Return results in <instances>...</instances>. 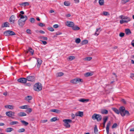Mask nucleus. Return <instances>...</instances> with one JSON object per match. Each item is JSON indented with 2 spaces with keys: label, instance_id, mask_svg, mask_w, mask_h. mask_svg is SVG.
Wrapping results in <instances>:
<instances>
[{
  "label": "nucleus",
  "instance_id": "nucleus-60",
  "mask_svg": "<svg viewBox=\"0 0 134 134\" xmlns=\"http://www.w3.org/2000/svg\"><path fill=\"white\" fill-rule=\"evenodd\" d=\"M53 27L55 28H57L58 27V25L57 24H55L53 25Z\"/></svg>",
  "mask_w": 134,
  "mask_h": 134
},
{
  "label": "nucleus",
  "instance_id": "nucleus-62",
  "mask_svg": "<svg viewBox=\"0 0 134 134\" xmlns=\"http://www.w3.org/2000/svg\"><path fill=\"white\" fill-rule=\"evenodd\" d=\"M62 33L60 32H57L56 33V34L57 36L58 35L62 34Z\"/></svg>",
  "mask_w": 134,
  "mask_h": 134
},
{
  "label": "nucleus",
  "instance_id": "nucleus-43",
  "mask_svg": "<svg viewBox=\"0 0 134 134\" xmlns=\"http://www.w3.org/2000/svg\"><path fill=\"white\" fill-rule=\"evenodd\" d=\"M70 82L71 83L75 84H76V79H72L70 81Z\"/></svg>",
  "mask_w": 134,
  "mask_h": 134
},
{
  "label": "nucleus",
  "instance_id": "nucleus-21",
  "mask_svg": "<svg viewBox=\"0 0 134 134\" xmlns=\"http://www.w3.org/2000/svg\"><path fill=\"white\" fill-rule=\"evenodd\" d=\"M19 5L21 6H25L29 5V3L27 2H25L21 4H20Z\"/></svg>",
  "mask_w": 134,
  "mask_h": 134
},
{
  "label": "nucleus",
  "instance_id": "nucleus-2",
  "mask_svg": "<svg viewBox=\"0 0 134 134\" xmlns=\"http://www.w3.org/2000/svg\"><path fill=\"white\" fill-rule=\"evenodd\" d=\"M19 16L20 17V19L18 21L19 25L21 26H22L24 24L25 22L27 19V17L26 15H23L19 14Z\"/></svg>",
  "mask_w": 134,
  "mask_h": 134
},
{
  "label": "nucleus",
  "instance_id": "nucleus-64",
  "mask_svg": "<svg viewBox=\"0 0 134 134\" xmlns=\"http://www.w3.org/2000/svg\"><path fill=\"white\" fill-rule=\"evenodd\" d=\"M121 101L124 104H125L126 103L125 100L124 99H122L121 100Z\"/></svg>",
  "mask_w": 134,
  "mask_h": 134
},
{
  "label": "nucleus",
  "instance_id": "nucleus-10",
  "mask_svg": "<svg viewBox=\"0 0 134 134\" xmlns=\"http://www.w3.org/2000/svg\"><path fill=\"white\" fill-rule=\"evenodd\" d=\"M66 25L68 27H72L74 25V23L71 21H67L66 23Z\"/></svg>",
  "mask_w": 134,
  "mask_h": 134
},
{
  "label": "nucleus",
  "instance_id": "nucleus-4",
  "mask_svg": "<svg viewBox=\"0 0 134 134\" xmlns=\"http://www.w3.org/2000/svg\"><path fill=\"white\" fill-rule=\"evenodd\" d=\"M92 118L94 120L96 119L97 121H99L101 120L102 116L100 115L94 114L92 116Z\"/></svg>",
  "mask_w": 134,
  "mask_h": 134
},
{
  "label": "nucleus",
  "instance_id": "nucleus-55",
  "mask_svg": "<svg viewBox=\"0 0 134 134\" xmlns=\"http://www.w3.org/2000/svg\"><path fill=\"white\" fill-rule=\"evenodd\" d=\"M94 133H96L98 131V130L97 127L96 126L95 127L94 129Z\"/></svg>",
  "mask_w": 134,
  "mask_h": 134
},
{
  "label": "nucleus",
  "instance_id": "nucleus-46",
  "mask_svg": "<svg viewBox=\"0 0 134 134\" xmlns=\"http://www.w3.org/2000/svg\"><path fill=\"white\" fill-rule=\"evenodd\" d=\"M64 4L65 5L68 6L70 5V3L68 2L65 1L64 2Z\"/></svg>",
  "mask_w": 134,
  "mask_h": 134
},
{
  "label": "nucleus",
  "instance_id": "nucleus-54",
  "mask_svg": "<svg viewBox=\"0 0 134 134\" xmlns=\"http://www.w3.org/2000/svg\"><path fill=\"white\" fill-rule=\"evenodd\" d=\"M124 33L122 32H121L119 34V36L120 37H123L124 36Z\"/></svg>",
  "mask_w": 134,
  "mask_h": 134
},
{
  "label": "nucleus",
  "instance_id": "nucleus-59",
  "mask_svg": "<svg viewBox=\"0 0 134 134\" xmlns=\"http://www.w3.org/2000/svg\"><path fill=\"white\" fill-rule=\"evenodd\" d=\"M41 41L42 42L43 44L44 45H46L47 44V42L46 41L42 40H41Z\"/></svg>",
  "mask_w": 134,
  "mask_h": 134
},
{
  "label": "nucleus",
  "instance_id": "nucleus-14",
  "mask_svg": "<svg viewBox=\"0 0 134 134\" xmlns=\"http://www.w3.org/2000/svg\"><path fill=\"white\" fill-rule=\"evenodd\" d=\"M111 122L110 121H109L107 123L106 127V132L107 134L109 133V127L110 125Z\"/></svg>",
  "mask_w": 134,
  "mask_h": 134
},
{
  "label": "nucleus",
  "instance_id": "nucleus-27",
  "mask_svg": "<svg viewBox=\"0 0 134 134\" xmlns=\"http://www.w3.org/2000/svg\"><path fill=\"white\" fill-rule=\"evenodd\" d=\"M93 74L91 73L88 72L85 74V76L86 77L91 76Z\"/></svg>",
  "mask_w": 134,
  "mask_h": 134
},
{
  "label": "nucleus",
  "instance_id": "nucleus-31",
  "mask_svg": "<svg viewBox=\"0 0 134 134\" xmlns=\"http://www.w3.org/2000/svg\"><path fill=\"white\" fill-rule=\"evenodd\" d=\"M131 19L128 17L127 16L125 19V21H126V23H128L129 21H131Z\"/></svg>",
  "mask_w": 134,
  "mask_h": 134
},
{
  "label": "nucleus",
  "instance_id": "nucleus-5",
  "mask_svg": "<svg viewBox=\"0 0 134 134\" xmlns=\"http://www.w3.org/2000/svg\"><path fill=\"white\" fill-rule=\"evenodd\" d=\"M63 121L64 123V125L67 128H69L70 127V125L69 124V123L72 122L71 120L69 119H65L63 120Z\"/></svg>",
  "mask_w": 134,
  "mask_h": 134
},
{
  "label": "nucleus",
  "instance_id": "nucleus-1",
  "mask_svg": "<svg viewBox=\"0 0 134 134\" xmlns=\"http://www.w3.org/2000/svg\"><path fill=\"white\" fill-rule=\"evenodd\" d=\"M112 109L116 113L118 114L120 113L121 116H124L126 115L127 116L130 115L129 112L127 110H125V108L123 107H120L119 109V110L115 108H113Z\"/></svg>",
  "mask_w": 134,
  "mask_h": 134
},
{
  "label": "nucleus",
  "instance_id": "nucleus-16",
  "mask_svg": "<svg viewBox=\"0 0 134 134\" xmlns=\"http://www.w3.org/2000/svg\"><path fill=\"white\" fill-rule=\"evenodd\" d=\"M37 66L39 68L42 62V61L40 59H37Z\"/></svg>",
  "mask_w": 134,
  "mask_h": 134
},
{
  "label": "nucleus",
  "instance_id": "nucleus-13",
  "mask_svg": "<svg viewBox=\"0 0 134 134\" xmlns=\"http://www.w3.org/2000/svg\"><path fill=\"white\" fill-rule=\"evenodd\" d=\"M32 99V97L31 96H27L25 98V100L27 101L29 103H30V101Z\"/></svg>",
  "mask_w": 134,
  "mask_h": 134
},
{
  "label": "nucleus",
  "instance_id": "nucleus-29",
  "mask_svg": "<svg viewBox=\"0 0 134 134\" xmlns=\"http://www.w3.org/2000/svg\"><path fill=\"white\" fill-rule=\"evenodd\" d=\"M21 122L25 126H27L29 124L28 122L24 120H21Z\"/></svg>",
  "mask_w": 134,
  "mask_h": 134
},
{
  "label": "nucleus",
  "instance_id": "nucleus-15",
  "mask_svg": "<svg viewBox=\"0 0 134 134\" xmlns=\"http://www.w3.org/2000/svg\"><path fill=\"white\" fill-rule=\"evenodd\" d=\"M4 107L7 109H14V106L12 105H7L4 106Z\"/></svg>",
  "mask_w": 134,
  "mask_h": 134
},
{
  "label": "nucleus",
  "instance_id": "nucleus-6",
  "mask_svg": "<svg viewBox=\"0 0 134 134\" xmlns=\"http://www.w3.org/2000/svg\"><path fill=\"white\" fill-rule=\"evenodd\" d=\"M6 115L8 117H11L12 119H14L15 116V112L12 111H7L5 113Z\"/></svg>",
  "mask_w": 134,
  "mask_h": 134
},
{
  "label": "nucleus",
  "instance_id": "nucleus-38",
  "mask_svg": "<svg viewBox=\"0 0 134 134\" xmlns=\"http://www.w3.org/2000/svg\"><path fill=\"white\" fill-rule=\"evenodd\" d=\"M88 42V41L87 40H83L82 42L81 43L82 44H87Z\"/></svg>",
  "mask_w": 134,
  "mask_h": 134
},
{
  "label": "nucleus",
  "instance_id": "nucleus-28",
  "mask_svg": "<svg viewBox=\"0 0 134 134\" xmlns=\"http://www.w3.org/2000/svg\"><path fill=\"white\" fill-rule=\"evenodd\" d=\"M89 100L88 99H80L79 100V101L80 102H88Z\"/></svg>",
  "mask_w": 134,
  "mask_h": 134
},
{
  "label": "nucleus",
  "instance_id": "nucleus-24",
  "mask_svg": "<svg viewBox=\"0 0 134 134\" xmlns=\"http://www.w3.org/2000/svg\"><path fill=\"white\" fill-rule=\"evenodd\" d=\"M73 30H79L80 29V28L77 26H73L72 27Z\"/></svg>",
  "mask_w": 134,
  "mask_h": 134
},
{
  "label": "nucleus",
  "instance_id": "nucleus-52",
  "mask_svg": "<svg viewBox=\"0 0 134 134\" xmlns=\"http://www.w3.org/2000/svg\"><path fill=\"white\" fill-rule=\"evenodd\" d=\"M108 117L107 116H105V117H104L103 118V121H107L108 120Z\"/></svg>",
  "mask_w": 134,
  "mask_h": 134
},
{
  "label": "nucleus",
  "instance_id": "nucleus-40",
  "mask_svg": "<svg viewBox=\"0 0 134 134\" xmlns=\"http://www.w3.org/2000/svg\"><path fill=\"white\" fill-rule=\"evenodd\" d=\"M120 23L121 24H122L123 23H126V21H125V20L124 19H121L120 20Z\"/></svg>",
  "mask_w": 134,
  "mask_h": 134
},
{
  "label": "nucleus",
  "instance_id": "nucleus-8",
  "mask_svg": "<svg viewBox=\"0 0 134 134\" xmlns=\"http://www.w3.org/2000/svg\"><path fill=\"white\" fill-rule=\"evenodd\" d=\"M18 81L19 82L22 83H25L27 81V80L25 78H21L18 79Z\"/></svg>",
  "mask_w": 134,
  "mask_h": 134
},
{
  "label": "nucleus",
  "instance_id": "nucleus-41",
  "mask_svg": "<svg viewBox=\"0 0 134 134\" xmlns=\"http://www.w3.org/2000/svg\"><path fill=\"white\" fill-rule=\"evenodd\" d=\"M81 40L80 38H77L75 41V42L77 43H79L80 42Z\"/></svg>",
  "mask_w": 134,
  "mask_h": 134
},
{
  "label": "nucleus",
  "instance_id": "nucleus-51",
  "mask_svg": "<svg viewBox=\"0 0 134 134\" xmlns=\"http://www.w3.org/2000/svg\"><path fill=\"white\" fill-rule=\"evenodd\" d=\"M118 125L116 123H114L112 126V128H115Z\"/></svg>",
  "mask_w": 134,
  "mask_h": 134
},
{
  "label": "nucleus",
  "instance_id": "nucleus-36",
  "mask_svg": "<svg viewBox=\"0 0 134 134\" xmlns=\"http://www.w3.org/2000/svg\"><path fill=\"white\" fill-rule=\"evenodd\" d=\"M99 3L100 5H102L104 4V0H99Z\"/></svg>",
  "mask_w": 134,
  "mask_h": 134
},
{
  "label": "nucleus",
  "instance_id": "nucleus-12",
  "mask_svg": "<svg viewBox=\"0 0 134 134\" xmlns=\"http://www.w3.org/2000/svg\"><path fill=\"white\" fill-rule=\"evenodd\" d=\"M83 113L82 111H79L75 114V115L76 116L82 117L83 115Z\"/></svg>",
  "mask_w": 134,
  "mask_h": 134
},
{
  "label": "nucleus",
  "instance_id": "nucleus-20",
  "mask_svg": "<svg viewBox=\"0 0 134 134\" xmlns=\"http://www.w3.org/2000/svg\"><path fill=\"white\" fill-rule=\"evenodd\" d=\"M125 32L127 35H130L131 34V32L129 29H126L125 30Z\"/></svg>",
  "mask_w": 134,
  "mask_h": 134
},
{
  "label": "nucleus",
  "instance_id": "nucleus-47",
  "mask_svg": "<svg viewBox=\"0 0 134 134\" xmlns=\"http://www.w3.org/2000/svg\"><path fill=\"white\" fill-rule=\"evenodd\" d=\"M127 16H125L122 15H121V16H120L119 17L120 19H122L125 20V19Z\"/></svg>",
  "mask_w": 134,
  "mask_h": 134
},
{
  "label": "nucleus",
  "instance_id": "nucleus-44",
  "mask_svg": "<svg viewBox=\"0 0 134 134\" xmlns=\"http://www.w3.org/2000/svg\"><path fill=\"white\" fill-rule=\"evenodd\" d=\"M30 21L31 23H34L35 21V20L34 18H31L30 19Z\"/></svg>",
  "mask_w": 134,
  "mask_h": 134
},
{
  "label": "nucleus",
  "instance_id": "nucleus-19",
  "mask_svg": "<svg viewBox=\"0 0 134 134\" xmlns=\"http://www.w3.org/2000/svg\"><path fill=\"white\" fill-rule=\"evenodd\" d=\"M14 129L12 128L9 127L7 128L5 130V131L7 132H10L13 131Z\"/></svg>",
  "mask_w": 134,
  "mask_h": 134
},
{
  "label": "nucleus",
  "instance_id": "nucleus-33",
  "mask_svg": "<svg viewBox=\"0 0 134 134\" xmlns=\"http://www.w3.org/2000/svg\"><path fill=\"white\" fill-rule=\"evenodd\" d=\"M92 58L91 57H88L84 58L83 59L85 61H89Z\"/></svg>",
  "mask_w": 134,
  "mask_h": 134
},
{
  "label": "nucleus",
  "instance_id": "nucleus-9",
  "mask_svg": "<svg viewBox=\"0 0 134 134\" xmlns=\"http://www.w3.org/2000/svg\"><path fill=\"white\" fill-rule=\"evenodd\" d=\"M35 78L33 76H29L27 77V80L29 81H33L35 80Z\"/></svg>",
  "mask_w": 134,
  "mask_h": 134
},
{
  "label": "nucleus",
  "instance_id": "nucleus-30",
  "mask_svg": "<svg viewBox=\"0 0 134 134\" xmlns=\"http://www.w3.org/2000/svg\"><path fill=\"white\" fill-rule=\"evenodd\" d=\"M29 107L28 105H26L23 106H22L19 107V108L21 109H27V108Z\"/></svg>",
  "mask_w": 134,
  "mask_h": 134
},
{
  "label": "nucleus",
  "instance_id": "nucleus-42",
  "mask_svg": "<svg viewBox=\"0 0 134 134\" xmlns=\"http://www.w3.org/2000/svg\"><path fill=\"white\" fill-rule=\"evenodd\" d=\"M129 1L130 0H122L121 2L122 4H125L126 3L129 2Z\"/></svg>",
  "mask_w": 134,
  "mask_h": 134
},
{
  "label": "nucleus",
  "instance_id": "nucleus-17",
  "mask_svg": "<svg viewBox=\"0 0 134 134\" xmlns=\"http://www.w3.org/2000/svg\"><path fill=\"white\" fill-rule=\"evenodd\" d=\"M18 115L19 116H23L26 115V114L24 112H21L18 113Z\"/></svg>",
  "mask_w": 134,
  "mask_h": 134
},
{
  "label": "nucleus",
  "instance_id": "nucleus-34",
  "mask_svg": "<svg viewBox=\"0 0 134 134\" xmlns=\"http://www.w3.org/2000/svg\"><path fill=\"white\" fill-rule=\"evenodd\" d=\"M69 61H71L75 58V57L74 56H70L68 58Z\"/></svg>",
  "mask_w": 134,
  "mask_h": 134
},
{
  "label": "nucleus",
  "instance_id": "nucleus-63",
  "mask_svg": "<svg viewBox=\"0 0 134 134\" xmlns=\"http://www.w3.org/2000/svg\"><path fill=\"white\" fill-rule=\"evenodd\" d=\"M39 32L41 34H44L45 33V32L42 30L39 31Z\"/></svg>",
  "mask_w": 134,
  "mask_h": 134
},
{
  "label": "nucleus",
  "instance_id": "nucleus-26",
  "mask_svg": "<svg viewBox=\"0 0 134 134\" xmlns=\"http://www.w3.org/2000/svg\"><path fill=\"white\" fill-rule=\"evenodd\" d=\"M82 80L79 78L76 79V84L77 83L80 82H82Z\"/></svg>",
  "mask_w": 134,
  "mask_h": 134
},
{
  "label": "nucleus",
  "instance_id": "nucleus-18",
  "mask_svg": "<svg viewBox=\"0 0 134 134\" xmlns=\"http://www.w3.org/2000/svg\"><path fill=\"white\" fill-rule=\"evenodd\" d=\"M100 27H99L96 29V31L94 34V35H95L97 36L99 34L100 31H101L100 30V31H99V30H100Z\"/></svg>",
  "mask_w": 134,
  "mask_h": 134
},
{
  "label": "nucleus",
  "instance_id": "nucleus-23",
  "mask_svg": "<svg viewBox=\"0 0 134 134\" xmlns=\"http://www.w3.org/2000/svg\"><path fill=\"white\" fill-rule=\"evenodd\" d=\"M51 111L53 112L59 113L61 112V111L57 109H53L51 110Z\"/></svg>",
  "mask_w": 134,
  "mask_h": 134
},
{
  "label": "nucleus",
  "instance_id": "nucleus-32",
  "mask_svg": "<svg viewBox=\"0 0 134 134\" xmlns=\"http://www.w3.org/2000/svg\"><path fill=\"white\" fill-rule=\"evenodd\" d=\"M64 75V73L62 72H59L57 73L56 75L57 77H60Z\"/></svg>",
  "mask_w": 134,
  "mask_h": 134
},
{
  "label": "nucleus",
  "instance_id": "nucleus-61",
  "mask_svg": "<svg viewBox=\"0 0 134 134\" xmlns=\"http://www.w3.org/2000/svg\"><path fill=\"white\" fill-rule=\"evenodd\" d=\"M130 77L132 78L133 77H134V74L133 73H131V74Z\"/></svg>",
  "mask_w": 134,
  "mask_h": 134
},
{
  "label": "nucleus",
  "instance_id": "nucleus-56",
  "mask_svg": "<svg viewBox=\"0 0 134 134\" xmlns=\"http://www.w3.org/2000/svg\"><path fill=\"white\" fill-rule=\"evenodd\" d=\"M26 111H27V112H28L29 113H30L32 111V109L31 108H28L27 109V110Z\"/></svg>",
  "mask_w": 134,
  "mask_h": 134
},
{
  "label": "nucleus",
  "instance_id": "nucleus-22",
  "mask_svg": "<svg viewBox=\"0 0 134 134\" xmlns=\"http://www.w3.org/2000/svg\"><path fill=\"white\" fill-rule=\"evenodd\" d=\"M101 113L102 114H106L108 113V111L106 109H102L101 111Z\"/></svg>",
  "mask_w": 134,
  "mask_h": 134
},
{
  "label": "nucleus",
  "instance_id": "nucleus-35",
  "mask_svg": "<svg viewBox=\"0 0 134 134\" xmlns=\"http://www.w3.org/2000/svg\"><path fill=\"white\" fill-rule=\"evenodd\" d=\"M29 51L31 53L32 55L34 54V50H33L31 48H29Z\"/></svg>",
  "mask_w": 134,
  "mask_h": 134
},
{
  "label": "nucleus",
  "instance_id": "nucleus-39",
  "mask_svg": "<svg viewBox=\"0 0 134 134\" xmlns=\"http://www.w3.org/2000/svg\"><path fill=\"white\" fill-rule=\"evenodd\" d=\"M25 130L24 129L21 128L19 129L18 131V132H23L25 131Z\"/></svg>",
  "mask_w": 134,
  "mask_h": 134
},
{
  "label": "nucleus",
  "instance_id": "nucleus-58",
  "mask_svg": "<svg viewBox=\"0 0 134 134\" xmlns=\"http://www.w3.org/2000/svg\"><path fill=\"white\" fill-rule=\"evenodd\" d=\"M38 25L39 26H41V27H43V26H44L45 25L44 24H43V23H40Z\"/></svg>",
  "mask_w": 134,
  "mask_h": 134
},
{
  "label": "nucleus",
  "instance_id": "nucleus-11",
  "mask_svg": "<svg viewBox=\"0 0 134 134\" xmlns=\"http://www.w3.org/2000/svg\"><path fill=\"white\" fill-rule=\"evenodd\" d=\"M15 16L14 15H12L9 18V21L13 23L15 21Z\"/></svg>",
  "mask_w": 134,
  "mask_h": 134
},
{
  "label": "nucleus",
  "instance_id": "nucleus-25",
  "mask_svg": "<svg viewBox=\"0 0 134 134\" xmlns=\"http://www.w3.org/2000/svg\"><path fill=\"white\" fill-rule=\"evenodd\" d=\"M19 123L18 121H13L10 123V125H13L18 124Z\"/></svg>",
  "mask_w": 134,
  "mask_h": 134
},
{
  "label": "nucleus",
  "instance_id": "nucleus-48",
  "mask_svg": "<svg viewBox=\"0 0 134 134\" xmlns=\"http://www.w3.org/2000/svg\"><path fill=\"white\" fill-rule=\"evenodd\" d=\"M57 120L56 117H54L51 119V122L55 121Z\"/></svg>",
  "mask_w": 134,
  "mask_h": 134
},
{
  "label": "nucleus",
  "instance_id": "nucleus-3",
  "mask_svg": "<svg viewBox=\"0 0 134 134\" xmlns=\"http://www.w3.org/2000/svg\"><path fill=\"white\" fill-rule=\"evenodd\" d=\"M42 86L40 83H35L34 85V89L37 91L38 92L42 89Z\"/></svg>",
  "mask_w": 134,
  "mask_h": 134
},
{
  "label": "nucleus",
  "instance_id": "nucleus-50",
  "mask_svg": "<svg viewBox=\"0 0 134 134\" xmlns=\"http://www.w3.org/2000/svg\"><path fill=\"white\" fill-rule=\"evenodd\" d=\"M26 32L27 33L30 34H31V30L29 29H27L26 30Z\"/></svg>",
  "mask_w": 134,
  "mask_h": 134
},
{
  "label": "nucleus",
  "instance_id": "nucleus-7",
  "mask_svg": "<svg viewBox=\"0 0 134 134\" xmlns=\"http://www.w3.org/2000/svg\"><path fill=\"white\" fill-rule=\"evenodd\" d=\"M4 34L5 35L7 36L15 35V34L14 32L10 30H8L4 32Z\"/></svg>",
  "mask_w": 134,
  "mask_h": 134
},
{
  "label": "nucleus",
  "instance_id": "nucleus-45",
  "mask_svg": "<svg viewBox=\"0 0 134 134\" xmlns=\"http://www.w3.org/2000/svg\"><path fill=\"white\" fill-rule=\"evenodd\" d=\"M103 14L105 16L109 15V13L107 12H103Z\"/></svg>",
  "mask_w": 134,
  "mask_h": 134
},
{
  "label": "nucleus",
  "instance_id": "nucleus-57",
  "mask_svg": "<svg viewBox=\"0 0 134 134\" xmlns=\"http://www.w3.org/2000/svg\"><path fill=\"white\" fill-rule=\"evenodd\" d=\"M47 121V120H41V122L42 123H45Z\"/></svg>",
  "mask_w": 134,
  "mask_h": 134
},
{
  "label": "nucleus",
  "instance_id": "nucleus-49",
  "mask_svg": "<svg viewBox=\"0 0 134 134\" xmlns=\"http://www.w3.org/2000/svg\"><path fill=\"white\" fill-rule=\"evenodd\" d=\"M48 29L51 31H54V30L53 27H49L48 28Z\"/></svg>",
  "mask_w": 134,
  "mask_h": 134
},
{
  "label": "nucleus",
  "instance_id": "nucleus-37",
  "mask_svg": "<svg viewBox=\"0 0 134 134\" xmlns=\"http://www.w3.org/2000/svg\"><path fill=\"white\" fill-rule=\"evenodd\" d=\"M8 23L7 22L4 23V24L2 26V27H7L9 26H8Z\"/></svg>",
  "mask_w": 134,
  "mask_h": 134
},
{
  "label": "nucleus",
  "instance_id": "nucleus-53",
  "mask_svg": "<svg viewBox=\"0 0 134 134\" xmlns=\"http://www.w3.org/2000/svg\"><path fill=\"white\" fill-rule=\"evenodd\" d=\"M41 39H42L43 40H47L48 39V38L47 37L43 36L41 37Z\"/></svg>",
  "mask_w": 134,
  "mask_h": 134
}]
</instances>
